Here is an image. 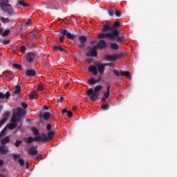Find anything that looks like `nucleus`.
I'll list each match as a JSON object with an SVG mask.
<instances>
[{"mask_svg":"<svg viewBox=\"0 0 177 177\" xmlns=\"http://www.w3.org/2000/svg\"><path fill=\"white\" fill-rule=\"evenodd\" d=\"M121 27V24H120V22L115 21L113 25H104L102 28V32H109L110 31L111 32H113L114 31L117 32V35L115 37L116 39V41L118 44H121V42H124L127 39L125 38V36L123 35H120V31L117 28H120Z\"/></svg>","mask_w":177,"mask_h":177,"instance_id":"obj_1","label":"nucleus"},{"mask_svg":"<svg viewBox=\"0 0 177 177\" xmlns=\"http://www.w3.org/2000/svg\"><path fill=\"white\" fill-rule=\"evenodd\" d=\"M103 86L102 85H97L93 90L92 88H88L87 90L86 95L91 102H96V100H97V98L100 95L99 92H100Z\"/></svg>","mask_w":177,"mask_h":177,"instance_id":"obj_2","label":"nucleus"},{"mask_svg":"<svg viewBox=\"0 0 177 177\" xmlns=\"http://www.w3.org/2000/svg\"><path fill=\"white\" fill-rule=\"evenodd\" d=\"M105 33H99L97 38L99 39H104V38H108V39H110L111 41H115L117 39L115 37H117V31H113V32H104Z\"/></svg>","mask_w":177,"mask_h":177,"instance_id":"obj_3","label":"nucleus"},{"mask_svg":"<svg viewBox=\"0 0 177 177\" xmlns=\"http://www.w3.org/2000/svg\"><path fill=\"white\" fill-rule=\"evenodd\" d=\"M26 115V111L23 110L21 108H19V110L14 113L11 118V122H15L17 124L20 121H21V117H25Z\"/></svg>","mask_w":177,"mask_h":177,"instance_id":"obj_4","label":"nucleus"},{"mask_svg":"<svg viewBox=\"0 0 177 177\" xmlns=\"http://www.w3.org/2000/svg\"><path fill=\"white\" fill-rule=\"evenodd\" d=\"M0 7L3 12H5L7 16H13V8H12V5L6 3L5 1L0 2Z\"/></svg>","mask_w":177,"mask_h":177,"instance_id":"obj_5","label":"nucleus"},{"mask_svg":"<svg viewBox=\"0 0 177 177\" xmlns=\"http://www.w3.org/2000/svg\"><path fill=\"white\" fill-rule=\"evenodd\" d=\"M114 75H116V77H128L130 80L132 78V73H131L129 71H123L122 70H117L114 69L113 71Z\"/></svg>","mask_w":177,"mask_h":177,"instance_id":"obj_6","label":"nucleus"},{"mask_svg":"<svg viewBox=\"0 0 177 177\" xmlns=\"http://www.w3.org/2000/svg\"><path fill=\"white\" fill-rule=\"evenodd\" d=\"M97 48L95 46L91 50H89V53H86L87 57H97Z\"/></svg>","mask_w":177,"mask_h":177,"instance_id":"obj_7","label":"nucleus"},{"mask_svg":"<svg viewBox=\"0 0 177 177\" xmlns=\"http://www.w3.org/2000/svg\"><path fill=\"white\" fill-rule=\"evenodd\" d=\"M38 146H31L28 149L30 156H37L38 154Z\"/></svg>","mask_w":177,"mask_h":177,"instance_id":"obj_8","label":"nucleus"},{"mask_svg":"<svg viewBox=\"0 0 177 177\" xmlns=\"http://www.w3.org/2000/svg\"><path fill=\"white\" fill-rule=\"evenodd\" d=\"M104 59L106 62H117L118 60V56L106 55L104 56Z\"/></svg>","mask_w":177,"mask_h":177,"instance_id":"obj_9","label":"nucleus"},{"mask_svg":"<svg viewBox=\"0 0 177 177\" xmlns=\"http://www.w3.org/2000/svg\"><path fill=\"white\" fill-rule=\"evenodd\" d=\"M34 59H35V54L33 53H28L26 55V62L28 63H32L34 62Z\"/></svg>","mask_w":177,"mask_h":177,"instance_id":"obj_10","label":"nucleus"},{"mask_svg":"<svg viewBox=\"0 0 177 177\" xmlns=\"http://www.w3.org/2000/svg\"><path fill=\"white\" fill-rule=\"evenodd\" d=\"M97 49H104L107 46V44L103 39H101L98 41L97 45L95 46Z\"/></svg>","mask_w":177,"mask_h":177,"instance_id":"obj_11","label":"nucleus"},{"mask_svg":"<svg viewBox=\"0 0 177 177\" xmlns=\"http://www.w3.org/2000/svg\"><path fill=\"white\" fill-rule=\"evenodd\" d=\"M95 66L100 74H103V73H104V70H106V68H105L106 66L103 64H95Z\"/></svg>","mask_w":177,"mask_h":177,"instance_id":"obj_12","label":"nucleus"},{"mask_svg":"<svg viewBox=\"0 0 177 177\" xmlns=\"http://www.w3.org/2000/svg\"><path fill=\"white\" fill-rule=\"evenodd\" d=\"M88 71L90 73H92V74H93V75H97V68H96V66L92 65L88 67Z\"/></svg>","mask_w":177,"mask_h":177,"instance_id":"obj_13","label":"nucleus"},{"mask_svg":"<svg viewBox=\"0 0 177 177\" xmlns=\"http://www.w3.org/2000/svg\"><path fill=\"white\" fill-rule=\"evenodd\" d=\"M9 153V149H8V147L1 145L0 146V154H8Z\"/></svg>","mask_w":177,"mask_h":177,"instance_id":"obj_14","label":"nucleus"},{"mask_svg":"<svg viewBox=\"0 0 177 177\" xmlns=\"http://www.w3.org/2000/svg\"><path fill=\"white\" fill-rule=\"evenodd\" d=\"M39 115L40 117L43 118V120H44V121H48L49 118H50V113L49 112H46L43 115L42 113H40Z\"/></svg>","mask_w":177,"mask_h":177,"instance_id":"obj_15","label":"nucleus"},{"mask_svg":"<svg viewBox=\"0 0 177 177\" xmlns=\"http://www.w3.org/2000/svg\"><path fill=\"white\" fill-rule=\"evenodd\" d=\"M9 99L10 97V93L9 91L6 92V94L0 92V99Z\"/></svg>","mask_w":177,"mask_h":177,"instance_id":"obj_16","label":"nucleus"},{"mask_svg":"<svg viewBox=\"0 0 177 177\" xmlns=\"http://www.w3.org/2000/svg\"><path fill=\"white\" fill-rule=\"evenodd\" d=\"M35 74H37V73L34 70H27L26 72V75L28 77H34Z\"/></svg>","mask_w":177,"mask_h":177,"instance_id":"obj_17","label":"nucleus"},{"mask_svg":"<svg viewBox=\"0 0 177 177\" xmlns=\"http://www.w3.org/2000/svg\"><path fill=\"white\" fill-rule=\"evenodd\" d=\"M53 49L54 52H66V50H64V48L60 46H55Z\"/></svg>","mask_w":177,"mask_h":177,"instance_id":"obj_18","label":"nucleus"},{"mask_svg":"<svg viewBox=\"0 0 177 177\" xmlns=\"http://www.w3.org/2000/svg\"><path fill=\"white\" fill-rule=\"evenodd\" d=\"M30 99H37L38 98V93H37V91H32L29 94Z\"/></svg>","mask_w":177,"mask_h":177,"instance_id":"obj_19","label":"nucleus"},{"mask_svg":"<svg viewBox=\"0 0 177 177\" xmlns=\"http://www.w3.org/2000/svg\"><path fill=\"white\" fill-rule=\"evenodd\" d=\"M110 96V92L109 91H106L104 93V97H102L101 98V102H106V100H107V99H109V97Z\"/></svg>","mask_w":177,"mask_h":177,"instance_id":"obj_20","label":"nucleus"},{"mask_svg":"<svg viewBox=\"0 0 177 177\" xmlns=\"http://www.w3.org/2000/svg\"><path fill=\"white\" fill-rule=\"evenodd\" d=\"M79 41L80 44H85L88 41V37L86 36H79Z\"/></svg>","mask_w":177,"mask_h":177,"instance_id":"obj_21","label":"nucleus"},{"mask_svg":"<svg viewBox=\"0 0 177 177\" xmlns=\"http://www.w3.org/2000/svg\"><path fill=\"white\" fill-rule=\"evenodd\" d=\"M9 142H10L9 136H6L1 140V145H6L7 143H9Z\"/></svg>","mask_w":177,"mask_h":177,"instance_id":"obj_22","label":"nucleus"},{"mask_svg":"<svg viewBox=\"0 0 177 177\" xmlns=\"http://www.w3.org/2000/svg\"><path fill=\"white\" fill-rule=\"evenodd\" d=\"M8 129H10L11 131L13 129H15V128H17V124L15 122H12V124L7 125Z\"/></svg>","mask_w":177,"mask_h":177,"instance_id":"obj_23","label":"nucleus"},{"mask_svg":"<svg viewBox=\"0 0 177 177\" xmlns=\"http://www.w3.org/2000/svg\"><path fill=\"white\" fill-rule=\"evenodd\" d=\"M30 39H35V38H37L38 37V32L36 31H32V32L29 33Z\"/></svg>","mask_w":177,"mask_h":177,"instance_id":"obj_24","label":"nucleus"},{"mask_svg":"<svg viewBox=\"0 0 177 177\" xmlns=\"http://www.w3.org/2000/svg\"><path fill=\"white\" fill-rule=\"evenodd\" d=\"M66 38H68V39H72V40H74L75 39V38H77V35H75L73 34H71L70 32H68L66 34Z\"/></svg>","mask_w":177,"mask_h":177,"instance_id":"obj_25","label":"nucleus"},{"mask_svg":"<svg viewBox=\"0 0 177 177\" xmlns=\"http://www.w3.org/2000/svg\"><path fill=\"white\" fill-rule=\"evenodd\" d=\"M108 13L111 17H113V16H114V13H115V9L114 8H111L108 10Z\"/></svg>","mask_w":177,"mask_h":177,"instance_id":"obj_26","label":"nucleus"},{"mask_svg":"<svg viewBox=\"0 0 177 177\" xmlns=\"http://www.w3.org/2000/svg\"><path fill=\"white\" fill-rule=\"evenodd\" d=\"M41 142H47V140H49V138H48V136L46 133H43L41 136Z\"/></svg>","mask_w":177,"mask_h":177,"instance_id":"obj_27","label":"nucleus"},{"mask_svg":"<svg viewBox=\"0 0 177 177\" xmlns=\"http://www.w3.org/2000/svg\"><path fill=\"white\" fill-rule=\"evenodd\" d=\"M111 49H113V50H118V44L116 43H112L111 44Z\"/></svg>","mask_w":177,"mask_h":177,"instance_id":"obj_28","label":"nucleus"},{"mask_svg":"<svg viewBox=\"0 0 177 177\" xmlns=\"http://www.w3.org/2000/svg\"><path fill=\"white\" fill-rule=\"evenodd\" d=\"M21 88L20 87V86L17 85L15 86V90L14 91V93L15 95L19 94V92H21Z\"/></svg>","mask_w":177,"mask_h":177,"instance_id":"obj_29","label":"nucleus"},{"mask_svg":"<svg viewBox=\"0 0 177 177\" xmlns=\"http://www.w3.org/2000/svg\"><path fill=\"white\" fill-rule=\"evenodd\" d=\"M54 135H55V133L53 131H48V136H47L48 138V140H52Z\"/></svg>","mask_w":177,"mask_h":177,"instance_id":"obj_30","label":"nucleus"},{"mask_svg":"<svg viewBox=\"0 0 177 177\" xmlns=\"http://www.w3.org/2000/svg\"><path fill=\"white\" fill-rule=\"evenodd\" d=\"M32 142H35L34 138L30 136L26 139V142L28 143V145H31V143H32Z\"/></svg>","mask_w":177,"mask_h":177,"instance_id":"obj_31","label":"nucleus"},{"mask_svg":"<svg viewBox=\"0 0 177 177\" xmlns=\"http://www.w3.org/2000/svg\"><path fill=\"white\" fill-rule=\"evenodd\" d=\"M88 85H95L96 84V80L93 77L88 82Z\"/></svg>","mask_w":177,"mask_h":177,"instance_id":"obj_32","label":"nucleus"},{"mask_svg":"<svg viewBox=\"0 0 177 177\" xmlns=\"http://www.w3.org/2000/svg\"><path fill=\"white\" fill-rule=\"evenodd\" d=\"M31 131L33 132L34 135H39V131L35 127H32Z\"/></svg>","mask_w":177,"mask_h":177,"instance_id":"obj_33","label":"nucleus"},{"mask_svg":"<svg viewBox=\"0 0 177 177\" xmlns=\"http://www.w3.org/2000/svg\"><path fill=\"white\" fill-rule=\"evenodd\" d=\"M6 135V127H5L1 132H0V138H3V136Z\"/></svg>","mask_w":177,"mask_h":177,"instance_id":"obj_34","label":"nucleus"},{"mask_svg":"<svg viewBox=\"0 0 177 177\" xmlns=\"http://www.w3.org/2000/svg\"><path fill=\"white\" fill-rule=\"evenodd\" d=\"M12 67L14 68H16V70H21V65H20V64H12Z\"/></svg>","mask_w":177,"mask_h":177,"instance_id":"obj_35","label":"nucleus"},{"mask_svg":"<svg viewBox=\"0 0 177 177\" xmlns=\"http://www.w3.org/2000/svg\"><path fill=\"white\" fill-rule=\"evenodd\" d=\"M22 142H23V141L17 140L15 143V147H20V145H21Z\"/></svg>","mask_w":177,"mask_h":177,"instance_id":"obj_36","label":"nucleus"},{"mask_svg":"<svg viewBox=\"0 0 177 177\" xmlns=\"http://www.w3.org/2000/svg\"><path fill=\"white\" fill-rule=\"evenodd\" d=\"M10 32V29H7L3 33H2V36L3 37H7L8 35H9V33Z\"/></svg>","mask_w":177,"mask_h":177,"instance_id":"obj_37","label":"nucleus"},{"mask_svg":"<svg viewBox=\"0 0 177 177\" xmlns=\"http://www.w3.org/2000/svg\"><path fill=\"white\" fill-rule=\"evenodd\" d=\"M6 121H8V118H4L0 121V128L6 122Z\"/></svg>","mask_w":177,"mask_h":177,"instance_id":"obj_38","label":"nucleus"},{"mask_svg":"<svg viewBox=\"0 0 177 177\" xmlns=\"http://www.w3.org/2000/svg\"><path fill=\"white\" fill-rule=\"evenodd\" d=\"M19 5H21V6H24V8H27L28 6V4L23 1V0L19 1Z\"/></svg>","mask_w":177,"mask_h":177,"instance_id":"obj_39","label":"nucleus"},{"mask_svg":"<svg viewBox=\"0 0 177 177\" xmlns=\"http://www.w3.org/2000/svg\"><path fill=\"white\" fill-rule=\"evenodd\" d=\"M18 162L19 163L21 167H24L25 162H24V160H23V158H19L18 160Z\"/></svg>","mask_w":177,"mask_h":177,"instance_id":"obj_40","label":"nucleus"},{"mask_svg":"<svg viewBox=\"0 0 177 177\" xmlns=\"http://www.w3.org/2000/svg\"><path fill=\"white\" fill-rule=\"evenodd\" d=\"M68 31L66 29H61V34H62V35H64V37H65V35H67L68 34Z\"/></svg>","mask_w":177,"mask_h":177,"instance_id":"obj_41","label":"nucleus"},{"mask_svg":"<svg viewBox=\"0 0 177 177\" xmlns=\"http://www.w3.org/2000/svg\"><path fill=\"white\" fill-rule=\"evenodd\" d=\"M110 106L109 105V104H106L102 106V110H109Z\"/></svg>","mask_w":177,"mask_h":177,"instance_id":"obj_42","label":"nucleus"},{"mask_svg":"<svg viewBox=\"0 0 177 177\" xmlns=\"http://www.w3.org/2000/svg\"><path fill=\"white\" fill-rule=\"evenodd\" d=\"M37 91H44V84H42V83H40L39 84V86L37 88Z\"/></svg>","mask_w":177,"mask_h":177,"instance_id":"obj_43","label":"nucleus"},{"mask_svg":"<svg viewBox=\"0 0 177 177\" xmlns=\"http://www.w3.org/2000/svg\"><path fill=\"white\" fill-rule=\"evenodd\" d=\"M33 138L35 142H42V138H41V136L35 137Z\"/></svg>","mask_w":177,"mask_h":177,"instance_id":"obj_44","label":"nucleus"},{"mask_svg":"<svg viewBox=\"0 0 177 177\" xmlns=\"http://www.w3.org/2000/svg\"><path fill=\"white\" fill-rule=\"evenodd\" d=\"M117 56H118V59H122L123 57H125V54H124V53H120Z\"/></svg>","mask_w":177,"mask_h":177,"instance_id":"obj_45","label":"nucleus"},{"mask_svg":"<svg viewBox=\"0 0 177 177\" xmlns=\"http://www.w3.org/2000/svg\"><path fill=\"white\" fill-rule=\"evenodd\" d=\"M1 20L2 23H9V19L8 18L1 17Z\"/></svg>","mask_w":177,"mask_h":177,"instance_id":"obj_46","label":"nucleus"},{"mask_svg":"<svg viewBox=\"0 0 177 177\" xmlns=\"http://www.w3.org/2000/svg\"><path fill=\"white\" fill-rule=\"evenodd\" d=\"M12 157H13L14 160H17V158H20V154L13 153Z\"/></svg>","mask_w":177,"mask_h":177,"instance_id":"obj_47","label":"nucleus"},{"mask_svg":"<svg viewBox=\"0 0 177 177\" xmlns=\"http://www.w3.org/2000/svg\"><path fill=\"white\" fill-rule=\"evenodd\" d=\"M115 15L116 17H121V12H120L119 10H115Z\"/></svg>","mask_w":177,"mask_h":177,"instance_id":"obj_48","label":"nucleus"},{"mask_svg":"<svg viewBox=\"0 0 177 177\" xmlns=\"http://www.w3.org/2000/svg\"><path fill=\"white\" fill-rule=\"evenodd\" d=\"M9 44H10V40H9V39L3 40L2 41L3 45H9Z\"/></svg>","mask_w":177,"mask_h":177,"instance_id":"obj_49","label":"nucleus"},{"mask_svg":"<svg viewBox=\"0 0 177 177\" xmlns=\"http://www.w3.org/2000/svg\"><path fill=\"white\" fill-rule=\"evenodd\" d=\"M20 51L21 52V53H26V46H22L21 47Z\"/></svg>","mask_w":177,"mask_h":177,"instance_id":"obj_50","label":"nucleus"},{"mask_svg":"<svg viewBox=\"0 0 177 177\" xmlns=\"http://www.w3.org/2000/svg\"><path fill=\"white\" fill-rule=\"evenodd\" d=\"M67 116L68 117V118H71V117H73V112H71V111H68Z\"/></svg>","mask_w":177,"mask_h":177,"instance_id":"obj_51","label":"nucleus"},{"mask_svg":"<svg viewBox=\"0 0 177 177\" xmlns=\"http://www.w3.org/2000/svg\"><path fill=\"white\" fill-rule=\"evenodd\" d=\"M35 160H42V155L37 154V156L35 157Z\"/></svg>","mask_w":177,"mask_h":177,"instance_id":"obj_52","label":"nucleus"},{"mask_svg":"<svg viewBox=\"0 0 177 177\" xmlns=\"http://www.w3.org/2000/svg\"><path fill=\"white\" fill-rule=\"evenodd\" d=\"M25 26H31V19H28L25 23Z\"/></svg>","mask_w":177,"mask_h":177,"instance_id":"obj_53","label":"nucleus"},{"mask_svg":"<svg viewBox=\"0 0 177 177\" xmlns=\"http://www.w3.org/2000/svg\"><path fill=\"white\" fill-rule=\"evenodd\" d=\"M64 35H61L59 37V42H64Z\"/></svg>","mask_w":177,"mask_h":177,"instance_id":"obj_54","label":"nucleus"},{"mask_svg":"<svg viewBox=\"0 0 177 177\" xmlns=\"http://www.w3.org/2000/svg\"><path fill=\"white\" fill-rule=\"evenodd\" d=\"M84 46H85V43H81V44L79 45V48L80 49L84 48Z\"/></svg>","mask_w":177,"mask_h":177,"instance_id":"obj_55","label":"nucleus"},{"mask_svg":"<svg viewBox=\"0 0 177 177\" xmlns=\"http://www.w3.org/2000/svg\"><path fill=\"white\" fill-rule=\"evenodd\" d=\"M21 106L23 109H26L28 107V105L24 102H21Z\"/></svg>","mask_w":177,"mask_h":177,"instance_id":"obj_56","label":"nucleus"},{"mask_svg":"<svg viewBox=\"0 0 177 177\" xmlns=\"http://www.w3.org/2000/svg\"><path fill=\"white\" fill-rule=\"evenodd\" d=\"M46 129L47 131H50V129H52V126L50 124H47Z\"/></svg>","mask_w":177,"mask_h":177,"instance_id":"obj_57","label":"nucleus"},{"mask_svg":"<svg viewBox=\"0 0 177 177\" xmlns=\"http://www.w3.org/2000/svg\"><path fill=\"white\" fill-rule=\"evenodd\" d=\"M63 100H64V97L60 96L59 97V102H60V103H63Z\"/></svg>","mask_w":177,"mask_h":177,"instance_id":"obj_58","label":"nucleus"},{"mask_svg":"<svg viewBox=\"0 0 177 177\" xmlns=\"http://www.w3.org/2000/svg\"><path fill=\"white\" fill-rule=\"evenodd\" d=\"M5 164V162L2 160H0V168Z\"/></svg>","mask_w":177,"mask_h":177,"instance_id":"obj_59","label":"nucleus"},{"mask_svg":"<svg viewBox=\"0 0 177 177\" xmlns=\"http://www.w3.org/2000/svg\"><path fill=\"white\" fill-rule=\"evenodd\" d=\"M110 88H111L110 85H108V86H106V92H109V93H110Z\"/></svg>","mask_w":177,"mask_h":177,"instance_id":"obj_60","label":"nucleus"},{"mask_svg":"<svg viewBox=\"0 0 177 177\" xmlns=\"http://www.w3.org/2000/svg\"><path fill=\"white\" fill-rule=\"evenodd\" d=\"M62 113H63V114H64L65 113H68V110H67V109H64L62 110Z\"/></svg>","mask_w":177,"mask_h":177,"instance_id":"obj_61","label":"nucleus"},{"mask_svg":"<svg viewBox=\"0 0 177 177\" xmlns=\"http://www.w3.org/2000/svg\"><path fill=\"white\" fill-rule=\"evenodd\" d=\"M28 168H30V165L28 164V162L26 163V169H28Z\"/></svg>","mask_w":177,"mask_h":177,"instance_id":"obj_62","label":"nucleus"},{"mask_svg":"<svg viewBox=\"0 0 177 177\" xmlns=\"http://www.w3.org/2000/svg\"><path fill=\"white\" fill-rule=\"evenodd\" d=\"M44 109H45V110H49V106H44Z\"/></svg>","mask_w":177,"mask_h":177,"instance_id":"obj_63","label":"nucleus"},{"mask_svg":"<svg viewBox=\"0 0 177 177\" xmlns=\"http://www.w3.org/2000/svg\"><path fill=\"white\" fill-rule=\"evenodd\" d=\"M0 177H6V176H3V174H0Z\"/></svg>","mask_w":177,"mask_h":177,"instance_id":"obj_64","label":"nucleus"}]
</instances>
